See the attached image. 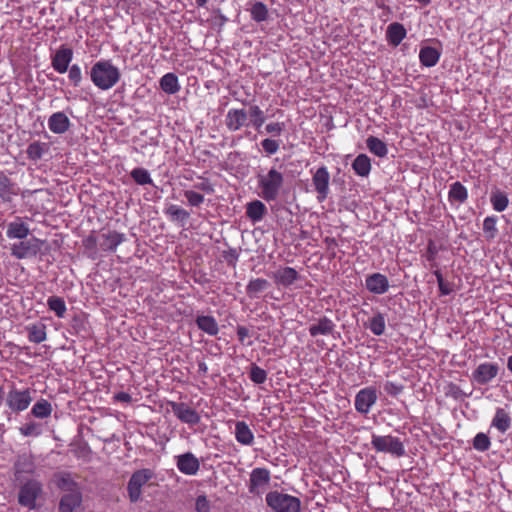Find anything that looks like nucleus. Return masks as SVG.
I'll return each mask as SVG.
<instances>
[{
	"label": "nucleus",
	"mask_w": 512,
	"mask_h": 512,
	"mask_svg": "<svg viewBox=\"0 0 512 512\" xmlns=\"http://www.w3.org/2000/svg\"><path fill=\"white\" fill-rule=\"evenodd\" d=\"M46 325L43 323H33L26 326L28 340L32 343H42L47 339Z\"/></svg>",
	"instance_id": "obj_30"
},
{
	"label": "nucleus",
	"mask_w": 512,
	"mask_h": 512,
	"mask_svg": "<svg viewBox=\"0 0 512 512\" xmlns=\"http://www.w3.org/2000/svg\"><path fill=\"white\" fill-rule=\"evenodd\" d=\"M165 409L167 412H173L174 415L183 423L196 425L200 422V415L198 412L186 403L168 401Z\"/></svg>",
	"instance_id": "obj_9"
},
{
	"label": "nucleus",
	"mask_w": 512,
	"mask_h": 512,
	"mask_svg": "<svg viewBox=\"0 0 512 512\" xmlns=\"http://www.w3.org/2000/svg\"><path fill=\"white\" fill-rule=\"evenodd\" d=\"M366 146L372 154L380 158L385 157L388 154L387 145L375 136H369L366 139Z\"/></svg>",
	"instance_id": "obj_34"
},
{
	"label": "nucleus",
	"mask_w": 512,
	"mask_h": 512,
	"mask_svg": "<svg viewBox=\"0 0 512 512\" xmlns=\"http://www.w3.org/2000/svg\"><path fill=\"white\" fill-rule=\"evenodd\" d=\"M68 79L74 87H79L82 80V70L78 64H73L68 68Z\"/></svg>",
	"instance_id": "obj_48"
},
{
	"label": "nucleus",
	"mask_w": 512,
	"mask_h": 512,
	"mask_svg": "<svg viewBox=\"0 0 512 512\" xmlns=\"http://www.w3.org/2000/svg\"><path fill=\"white\" fill-rule=\"evenodd\" d=\"M29 217L16 216L6 225V237L10 240H20L29 237L31 228Z\"/></svg>",
	"instance_id": "obj_11"
},
{
	"label": "nucleus",
	"mask_w": 512,
	"mask_h": 512,
	"mask_svg": "<svg viewBox=\"0 0 512 512\" xmlns=\"http://www.w3.org/2000/svg\"><path fill=\"white\" fill-rule=\"evenodd\" d=\"M499 373V365L492 362L479 364L472 372V379L478 385H486L491 382Z\"/></svg>",
	"instance_id": "obj_14"
},
{
	"label": "nucleus",
	"mask_w": 512,
	"mask_h": 512,
	"mask_svg": "<svg viewBox=\"0 0 512 512\" xmlns=\"http://www.w3.org/2000/svg\"><path fill=\"white\" fill-rule=\"evenodd\" d=\"M249 377L255 384H263L267 380V372L263 368L253 364L249 372Z\"/></svg>",
	"instance_id": "obj_49"
},
{
	"label": "nucleus",
	"mask_w": 512,
	"mask_h": 512,
	"mask_svg": "<svg viewBox=\"0 0 512 512\" xmlns=\"http://www.w3.org/2000/svg\"><path fill=\"white\" fill-rule=\"evenodd\" d=\"M378 396L374 387H366L358 391L355 396V409L361 414H368L377 402Z\"/></svg>",
	"instance_id": "obj_12"
},
{
	"label": "nucleus",
	"mask_w": 512,
	"mask_h": 512,
	"mask_svg": "<svg viewBox=\"0 0 512 512\" xmlns=\"http://www.w3.org/2000/svg\"><path fill=\"white\" fill-rule=\"evenodd\" d=\"M271 481V473L267 468L257 467L250 473L248 490L251 494L261 495Z\"/></svg>",
	"instance_id": "obj_10"
},
{
	"label": "nucleus",
	"mask_w": 512,
	"mask_h": 512,
	"mask_svg": "<svg viewBox=\"0 0 512 512\" xmlns=\"http://www.w3.org/2000/svg\"><path fill=\"white\" fill-rule=\"evenodd\" d=\"M352 169L361 177H367L371 171V161L366 154H359L352 163Z\"/></svg>",
	"instance_id": "obj_32"
},
{
	"label": "nucleus",
	"mask_w": 512,
	"mask_h": 512,
	"mask_svg": "<svg viewBox=\"0 0 512 512\" xmlns=\"http://www.w3.org/2000/svg\"><path fill=\"white\" fill-rule=\"evenodd\" d=\"M434 275L437 279L438 287L442 295H448L451 293V288L448 283L445 282L440 270L434 271Z\"/></svg>",
	"instance_id": "obj_55"
},
{
	"label": "nucleus",
	"mask_w": 512,
	"mask_h": 512,
	"mask_svg": "<svg viewBox=\"0 0 512 512\" xmlns=\"http://www.w3.org/2000/svg\"><path fill=\"white\" fill-rule=\"evenodd\" d=\"M195 510L196 512H209L210 511V502L206 496L200 495L197 497L195 502Z\"/></svg>",
	"instance_id": "obj_57"
},
{
	"label": "nucleus",
	"mask_w": 512,
	"mask_h": 512,
	"mask_svg": "<svg viewBox=\"0 0 512 512\" xmlns=\"http://www.w3.org/2000/svg\"><path fill=\"white\" fill-rule=\"evenodd\" d=\"M385 390L388 393L397 394L398 392L401 391V387H398L397 385H395L392 382H387L386 385H385Z\"/></svg>",
	"instance_id": "obj_61"
},
{
	"label": "nucleus",
	"mask_w": 512,
	"mask_h": 512,
	"mask_svg": "<svg viewBox=\"0 0 512 512\" xmlns=\"http://www.w3.org/2000/svg\"><path fill=\"white\" fill-rule=\"evenodd\" d=\"M157 476L151 469H140L135 471L127 484L128 496L131 502L140 500L143 487H150L156 484Z\"/></svg>",
	"instance_id": "obj_4"
},
{
	"label": "nucleus",
	"mask_w": 512,
	"mask_h": 512,
	"mask_svg": "<svg viewBox=\"0 0 512 512\" xmlns=\"http://www.w3.org/2000/svg\"><path fill=\"white\" fill-rule=\"evenodd\" d=\"M368 328L374 335L381 336L385 332L386 328V319L384 315L378 312L371 317L369 319Z\"/></svg>",
	"instance_id": "obj_37"
},
{
	"label": "nucleus",
	"mask_w": 512,
	"mask_h": 512,
	"mask_svg": "<svg viewBox=\"0 0 512 512\" xmlns=\"http://www.w3.org/2000/svg\"><path fill=\"white\" fill-rule=\"evenodd\" d=\"M49 145L45 142L34 141L30 143L27 147L26 153L27 157L32 161H37L43 157V155L48 152Z\"/></svg>",
	"instance_id": "obj_35"
},
{
	"label": "nucleus",
	"mask_w": 512,
	"mask_h": 512,
	"mask_svg": "<svg viewBox=\"0 0 512 512\" xmlns=\"http://www.w3.org/2000/svg\"><path fill=\"white\" fill-rule=\"evenodd\" d=\"M329 182L330 174L327 167L322 166L318 168L312 176V183L317 192V199L319 202H323L329 194Z\"/></svg>",
	"instance_id": "obj_13"
},
{
	"label": "nucleus",
	"mask_w": 512,
	"mask_h": 512,
	"mask_svg": "<svg viewBox=\"0 0 512 512\" xmlns=\"http://www.w3.org/2000/svg\"><path fill=\"white\" fill-rule=\"evenodd\" d=\"M490 201L493 209L497 212H502L506 210L509 204V199L507 195L500 190L492 192Z\"/></svg>",
	"instance_id": "obj_40"
},
{
	"label": "nucleus",
	"mask_w": 512,
	"mask_h": 512,
	"mask_svg": "<svg viewBox=\"0 0 512 512\" xmlns=\"http://www.w3.org/2000/svg\"><path fill=\"white\" fill-rule=\"evenodd\" d=\"M51 413H52V406L46 399H40L33 405L32 409H31V414L34 417L40 418V419L49 417L51 415Z\"/></svg>",
	"instance_id": "obj_38"
},
{
	"label": "nucleus",
	"mask_w": 512,
	"mask_h": 512,
	"mask_svg": "<svg viewBox=\"0 0 512 512\" xmlns=\"http://www.w3.org/2000/svg\"><path fill=\"white\" fill-rule=\"evenodd\" d=\"M234 434L236 440L242 445L250 446L254 442V434L244 421L236 422Z\"/></svg>",
	"instance_id": "obj_28"
},
{
	"label": "nucleus",
	"mask_w": 512,
	"mask_h": 512,
	"mask_svg": "<svg viewBox=\"0 0 512 512\" xmlns=\"http://www.w3.org/2000/svg\"><path fill=\"white\" fill-rule=\"evenodd\" d=\"M208 0H196V4L198 7H204L207 4Z\"/></svg>",
	"instance_id": "obj_64"
},
{
	"label": "nucleus",
	"mask_w": 512,
	"mask_h": 512,
	"mask_svg": "<svg viewBox=\"0 0 512 512\" xmlns=\"http://www.w3.org/2000/svg\"><path fill=\"white\" fill-rule=\"evenodd\" d=\"M468 199V190L461 182H454L450 185L448 200L452 206L459 207Z\"/></svg>",
	"instance_id": "obj_26"
},
{
	"label": "nucleus",
	"mask_w": 512,
	"mask_h": 512,
	"mask_svg": "<svg viewBox=\"0 0 512 512\" xmlns=\"http://www.w3.org/2000/svg\"><path fill=\"white\" fill-rule=\"evenodd\" d=\"M114 400L122 403H130L132 401V397L129 393L122 391L114 395Z\"/></svg>",
	"instance_id": "obj_59"
},
{
	"label": "nucleus",
	"mask_w": 512,
	"mask_h": 512,
	"mask_svg": "<svg viewBox=\"0 0 512 512\" xmlns=\"http://www.w3.org/2000/svg\"><path fill=\"white\" fill-rule=\"evenodd\" d=\"M19 192V186L3 172H0V200L5 203L12 202Z\"/></svg>",
	"instance_id": "obj_20"
},
{
	"label": "nucleus",
	"mask_w": 512,
	"mask_h": 512,
	"mask_svg": "<svg viewBox=\"0 0 512 512\" xmlns=\"http://www.w3.org/2000/svg\"><path fill=\"white\" fill-rule=\"evenodd\" d=\"M131 177L139 185H144L151 182L150 175L144 168H135L132 170Z\"/></svg>",
	"instance_id": "obj_51"
},
{
	"label": "nucleus",
	"mask_w": 512,
	"mask_h": 512,
	"mask_svg": "<svg viewBox=\"0 0 512 512\" xmlns=\"http://www.w3.org/2000/svg\"><path fill=\"white\" fill-rule=\"evenodd\" d=\"M98 240H99V234L98 235L91 234L87 238L84 239L83 243L87 249L93 250L96 247H98L100 249V241H98Z\"/></svg>",
	"instance_id": "obj_58"
},
{
	"label": "nucleus",
	"mask_w": 512,
	"mask_h": 512,
	"mask_svg": "<svg viewBox=\"0 0 512 512\" xmlns=\"http://www.w3.org/2000/svg\"><path fill=\"white\" fill-rule=\"evenodd\" d=\"M250 117L251 125L256 129L260 130V128L265 123V116L263 110L258 105H251L247 112V116Z\"/></svg>",
	"instance_id": "obj_39"
},
{
	"label": "nucleus",
	"mask_w": 512,
	"mask_h": 512,
	"mask_svg": "<svg viewBox=\"0 0 512 512\" xmlns=\"http://www.w3.org/2000/svg\"><path fill=\"white\" fill-rule=\"evenodd\" d=\"M57 486L60 490L66 491L68 493H72V491H80L77 483L71 478L69 474L62 475L57 482Z\"/></svg>",
	"instance_id": "obj_46"
},
{
	"label": "nucleus",
	"mask_w": 512,
	"mask_h": 512,
	"mask_svg": "<svg viewBox=\"0 0 512 512\" xmlns=\"http://www.w3.org/2000/svg\"><path fill=\"white\" fill-rule=\"evenodd\" d=\"M371 445L377 452L389 453L395 457H402L405 454V447L401 440L391 435H372Z\"/></svg>",
	"instance_id": "obj_7"
},
{
	"label": "nucleus",
	"mask_w": 512,
	"mask_h": 512,
	"mask_svg": "<svg viewBox=\"0 0 512 512\" xmlns=\"http://www.w3.org/2000/svg\"><path fill=\"white\" fill-rule=\"evenodd\" d=\"M72 59L73 50L66 45H61L59 49L51 55V66L56 72L63 74L67 72Z\"/></svg>",
	"instance_id": "obj_16"
},
{
	"label": "nucleus",
	"mask_w": 512,
	"mask_h": 512,
	"mask_svg": "<svg viewBox=\"0 0 512 512\" xmlns=\"http://www.w3.org/2000/svg\"><path fill=\"white\" fill-rule=\"evenodd\" d=\"M507 369L512 373V355L507 358Z\"/></svg>",
	"instance_id": "obj_63"
},
{
	"label": "nucleus",
	"mask_w": 512,
	"mask_h": 512,
	"mask_svg": "<svg viewBox=\"0 0 512 512\" xmlns=\"http://www.w3.org/2000/svg\"><path fill=\"white\" fill-rule=\"evenodd\" d=\"M34 471H35L34 463L28 458L19 460L15 465V474L17 477L21 473L33 474Z\"/></svg>",
	"instance_id": "obj_50"
},
{
	"label": "nucleus",
	"mask_w": 512,
	"mask_h": 512,
	"mask_svg": "<svg viewBox=\"0 0 512 512\" xmlns=\"http://www.w3.org/2000/svg\"><path fill=\"white\" fill-rule=\"evenodd\" d=\"M48 127L55 134H63L68 131L70 120L64 112H56L49 117Z\"/></svg>",
	"instance_id": "obj_25"
},
{
	"label": "nucleus",
	"mask_w": 512,
	"mask_h": 512,
	"mask_svg": "<svg viewBox=\"0 0 512 512\" xmlns=\"http://www.w3.org/2000/svg\"><path fill=\"white\" fill-rule=\"evenodd\" d=\"M180 90L178 77L174 73H167L162 76V91L169 94H175Z\"/></svg>",
	"instance_id": "obj_41"
},
{
	"label": "nucleus",
	"mask_w": 512,
	"mask_h": 512,
	"mask_svg": "<svg viewBox=\"0 0 512 512\" xmlns=\"http://www.w3.org/2000/svg\"><path fill=\"white\" fill-rule=\"evenodd\" d=\"M247 111L244 109H230L225 117V125L228 130L235 132L246 125Z\"/></svg>",
	"instance_id": "obj_22"
},
{
	"label": "nucleus",
	"mask_w": 512,
	"mask_h": 512,
	"mask_svg": "<svg viewBox=\"0 0 512 512\" xmlns=\"http://www.w3.org/2000/svg\"><path fill=\"white\" fill-rule=\"evenodd\" d=\"M177 467L186 475H195L199 470L200 464L192 453H186L177 457Z\"/></svg>",
	"instance_id": "obj_23"
},
{
	"label": "nucleus",
	"mask_w": 512,
	"mask_h": 512,
	"mask_svg": "<svg viewBox=\"0 0 512 512\" xmlns=\"http://www.w3.org/2000/svg\"><path fill=\"white\" fill-rule=\"evenodd\" d=\"M185 197L192 206H199L204 201L203 195L192 190L185 191Z\"/></svg>",
	"instance_id": "obj_56"
},
{
	"label": "nucleus",
	"mask_w": 512,
	"mask_h": 512,
	"mask_svg": "<svg viewBox=\"0 0 512 512\" xmlns=\"http://www.w3.org/2000/svg\"><path fill=\"white\" fill-rule=\"evenodd\" d=\"M497 218L495 216H488L483 221V232L487 240H493L497 234Z\"/></svg>",
	"instance_id": "obj_43"
},
{
	"label": "nucleus",
	"mask_w": 512,
	"mask_h": 512,
	"mask_svg": "<svg viewBox=\"0 0 512 512\" xmlns=\"http://www.w3.org/2000/svg\"><path fill=\"white\" fill-rule=\"evenodd\" d=\"M44 244L45 240L31 236L11 243L9 251L11 256L17 260L33 259L41 252Z\"/></svg>",
	"instance_id": "obj_3"
},
{
	"label": "nucleus",
	"mask_w": 512,
	"mask_h": 512,
	"mask_svg": "<svg viewBox=\"0 0 512 512\" xmlns=\"http://www.w3.org/2000/svg\"><path fill=\"white\" fill-rule=\"evenodd\" d=\"M365 286L369 292L377 295L386 293L390 287L388 278L381 273L368 275L365 280Z\"/></svg>",
	"instance_id": "obj_18"
},
{
	"label": "nucleus",
	"mask_w": 512,
	"mask_h": 512,
	"mask_svg": "<svg viewBox=\"0 0 512 512\" xmlns=\"http://www.w3.org/2000/svg\"><path fill=\"white\" fill-rule=\"evenodd\" d=\"M200 189L202 190H205L207 192H212V188L210 187V185L208 183H201L199 186H198Z\"/></svg>",
	"instance_id": "obj_62"
},
{
	"label": "nucleus",
	"mask_w": 512,
	"mask_h": 512,
	"mask_svg": "<svg viewBox=\"0 0 512 512\" xmlns=\"http://www.w3.org/2000/svg\"><path fill=\"white\" fill-rule=\"evenodd\" d=\"M491 446L490 438L485 433H478L473 439V447L475 450L480 452L487 451Z\"/></svg>",
	"instance_id": "obj_47"
},
{
	"label": "nucleus",
	"mask_w": 512,
	"mask_h": 512,
	"mask_svg": "<svg viewBox=\"0 0 512 512\" xmlns=\"http://www.w3.org/2000/svg\"><path fill=\"white\" fill-rule=\"evenodd\" d=\"M261 146L267 155L275 154L280 148V141L272 138H265L261 141Z\"/></svg>",
	"instance_id": "obj_53"
},
{
	"label": "nucleus",
	"mask_w": 512,
	"mask_h": 512,
	"mask_svg": "<svg viewBox=\"0 0 512 512\" xmlns=\"http://www.w3.org/2000/svg\"><path fill=\"white\" fill-rule=\"evenodd\" d=\"M6 405L13 413H21L28 409L33 401L30 388L18 389L12 386L6 395Z\"/></svg>",
	"instance_id": "obj_6"
},
{
	"label": "nucleus",
	"mask_w": 512,
	"mask_h": 512,
	"mask_svg": "<svg viewBox=\"0 0 512 512\" xmlns=\"http://www.w3.org/2000/svg\"><path fill=\"white\" fill-rule=\"evenodd\" d=\"M100 250L103 252H115L117 247L126 241V235L116 230H103L99 233Z\"/></svg>",
	"instance_id": "obj_15"
},
{
	"label": "nucleus",
	"mask_w": 512,
	"mask_h": 512,
	"mask_svg": "<svg viewBox=\"0 0 512 512\" xmlns=\"http://www.w3.org/2000/svg\"><path fill=\"white\" fill-rule=\"evenodd\" d=\"M285 130V123L271 122L265 126V132L273 137L280 136Z\"/></svg>",
	"instance_id": "obj_54"
},
{
	"label": "nucleus",
	"mask_w": 512,
	"mask_h": 512,
	"mask_svg": "<svg viewBox=\"0 0 512 512\" xmlns=\"http://www.w3.org/2000/svg\"><path fill=\"white\" fill-rule=\"evenodd\" d=\"M268 287V282L265 279L257 278L251 280L247 287L246 292L250 298L258 297L259 293L263 292Z\"/></svg>",
	"instance_id": "obj_42"
},
{
	"label": "nucleus",
	"mask_w": 512,
	"mask_h": 512,
	"mask_svg": "<svg viewBox=\"0 0 512 512\" xmlns=\"http://www.w3.org/2000/svg\"><path fill=\"white\" fill-rule=\"evenodd\" d=\"M42 493V484L35 479H30L21 485L18 493V503L28 509L36 507V500Z\"/></svg>",
	"instance_id": "obj_8"
},
{
	"label": "nucleus",
	"mask_w": 512,
	"mask_h": 512,
	"mask_svg": "<svg viewBox=\"0 0 512 512\" xmlns=\"http://www.w3.org/2000/svg\"><path fill=\"white\" fill-rule=\"evenodd\" d=\"M266 503L274 512H300L301 510L299 498L278 491L267 493Z\"/></svg>",
	"instance_id": "obj_5"
},
{
	"label": "nucleus",
	"mask_w": 512,
	"mask_h": 512,
	"mask_svg": "<svg viewBox=\"0 0 512 512\" xmlns=\"http://www.w3.org/2000/svg\"><path fill=\"white\" fill-rule=\"evenodd\" d=\"M511 424L512 417L509 407L507 405L505 407H497L491 421V427L504 434L510 429Z\"/></svg>",
	"instance_id": "obj_17"
},
{
	"label": "nucleus",
	"mask_w": 512,
	"mask_h": 512,
	"mask_svg": "<svg viewBox=\"0 0 512 512\" xmlns=\"http://www.w3.org/2000/svg\"><path fill=\"white\" fill-rule=\"evenodd\" d=\"M19 432L25 437H38L42 434V425L37 422H27L19 428Z\"/></svg>",
	"instance_id": "obj_45"
},
{
	"label": "nucleus",
	"mask_w": 512,
	"mask_h": 512,
	"mask_svg": "<svg viewBox=\"0 0 512 512\" xmlns=\"http://www.w3.org/2000/svg\"><path fill=\"white\" fill-rule=\"evenodd\" d=\"M196 324L200 330L210 336H215L219 332V326L216 319L212 316L201 315L196 318Z\"/></svg>",
	"instance_id": "obj_31"
},
{
	"label": "nucleus",
	"mask_w": 512,
	"mask_h": 512,
	"mask_svg": "<svg viewBox=\"0 0 512 512\" xmlns=\"http://www.w3.org/2000/svg\"><path fill=\"white\" fill-rule=\"evenodd\" d=\"M266 212V206L259 200H254L247 204L246 215L253 222L262 220Z\"/></svg>",
	"instance_id": "obj_33"
},
{
	"label": "nucleus",
	"mask_w": 512,
	"mask_h": 512,
	"mask_svg": "<svg viewBox=\"0 0 512 512\" xmlns=\"http://www.w3.org/2000/svg\"><path fill=\"white\" fill-rule=\"evenodd\" d=\"M299 273L292 267H280L272 275L276 285L290 287L299 279Z\"/></svg>",
	"instance_id": "obj_19"
},
{
	"label": "nucleus",
	"mask_w": 512,
	"mask_h": 512,
	"mask_svg": "<svg viewBox=\"0 0 512 512\" xmlns=\"http://www.w3.org/2000/svg\"><path fill=\"white\" fill-rule=\"evenodd\" d=\"M336 328L335 323L328 317L322 316L315 319L309 326V333L312 337L319 335L328 336L331 335Z\"/></svg>",
	"instance_id": "obj_21"
},
{
	"label": "nucleus",
	"mask_w": 512,
	"mask_h": 512,
	"mask_svg": "<svg viewBox=\"0 0 512 512\" xmlns=\"http://www.w3.org/2000/svg\"><path fill=\"white\" fill-rule=\"evenodd\" d=\"M440 56V51L430 46L422 47L419 52L420 63L425 67L435 66L438 63Z\"/></svg>",
	"instance_id": "obj_29"
},
{
	"label": "nucleus",
	"mask_w": 512,
	"mask_h": 512,
	"mask_svg": "<svg viewBox=\"0 0 512 512\" xmlns=\"http://www.w3.org/2000/svg\"><path fill=\"white\" fill-rule=\"evenodd\" d=\"M237 336L239 338V341L243 342L245 338L249 336V330L244 326H238Z\"/></svg>",
	"instance_id": "obj_60"
},
{
	"label": "nucleus",
	"mask_w": 512,
	"mask_h": 512,
	"mask_svg": "<svg viewBox=\"0 0 512 512\" xmlns=\"http://www.w3.org/2000/svg\"><path fill=\"white\" fill-rule=\"evenodd\" d=\"M251 18L256 22H263L268 17L267 6L262 2H255L251 7Z\"/></svg>",
	"instance_id": "obj_44"
},
{
	"label": "nucleus",
	"mask_w": 512,
	"mask_h": 512,
	"mask_svg": "<svg viewBox=\"0 0 512 512\" xmlns=\"http://www.w3.org/2000/svg\"><path fill=\"white\" fill-rule=\"evenodd\" d=\"M284 183L283 174L271 168L267 174L258 176L259 195L267 202L275 201Z\"/></svg>",
	"instance_id": "obj_2"
},
{
	"label": "nucleus",
	"mask_w": 512,
	"mask_h": 512,
	"mask_svg": "<svg viewBox=\"0 0 512 512\" xmlns=\"http://www.w3.org/2000/svg\"><path fill=\"white\" fill-rule=\"evenodd\" d=\"M166 213L172 218L184 221L189 217V213L177 205H171L166 209Z\"/></svg>",
	"instance_id": "obj_52"
},
{
	"label": "nucleus",
	"mask_w": 512,
	"mask_h": 512,
	"mask_svg": "<svg viewBox=\"0 0 512 512\" xmlns=\"http://www.w3.org/2000/svg\"><path fill=\"white\" fill-rule=\"evenodd\" d=\"M82 503V494L80 491L64 494L59 503V512H75Z\"/></svg>",
	"instance_id": "obj_24"
},
{
	"label": "nucleus",
	"mask_w": 512,
	"mask_h": 512,
	"mask_svg": "<svg viewBox=\"0 0 512 512\" xmlns=\"http://www.w3.org/2000/svg\"><path fill=\"white\" fill-rule=\"evenodd\" d=\"M47 306L49 310L53 311L58 318H64L67 306L62 297L50 296L47 299Z\"/></svg>",
	"instance_id": "obj_36"
},
{
	"label": "nucleus",
	"mask_w": 512,
	"mask_h": 512,
	"mask_svg": "<svg viewBox=\"0 0 512 512\" xmlns=\"http://www.w3.org/2000/svg\"><path fill=\"white\" fill-rule=\"evenodd\" d=\"M120 77L118 67L114 66L110 60H99L90 70V79L100 90L111 89L119 82Z\"/></svg>",
	"instance_id": "obj_1"
},
{
	"label": "nucleus",
	"mask_w": 512,
	"mask_h": 512,
	"mask_svg": "<svg viewBox=\"0 0 512 512\" xmlns=\"http://www.w3.org/2000/svg\"><path fill=\"white\" fill-rule=\"evenodd\" d=\"M406 35L407 31L401 23L393 22L387 27L386 39L388 43L394 47H397Z\"/></svg>",
	"instance_id": "obj_27"
}]
</instances>
